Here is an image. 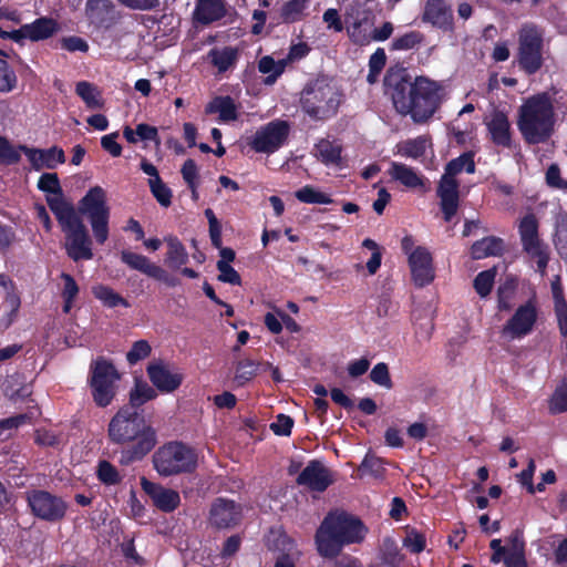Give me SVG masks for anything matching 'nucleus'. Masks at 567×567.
Here are the masks:
<instances>
[{"mask_svg": "<svg viewBox=\"0 0 567 567\" xmlns=\"http://www.w3.org/2000/svg\"><path fill=\"white\" fill-rule=\"evenodd\" d=\"M39 189L51 193L47 203L64 234L66 256L78 262L93 258V241L83 217L91 224L93 238L97 245H104L110 235V207L106 194L101 186H93L79 202L75 208L63 197L62 188L55 173H44L38 181Z\"/></svg>", "mask_w": 567, "mask_h": 567, "instance_id": "obj_1", "label": "nucleus"}, {"mask_svg": "<svg viewBox=\"0 0 567 567\" xmlns=\"http://www.w3.org/2000/svg\"><path fill=\"white\" fill-rule=\"evenodd\" d=\"M383 90L394 109L400 114H410L415 122H425L441 105L439 83L425 76L413 79L409 69L401 63L386 69Z\"/></svg>", "mask_w": 567, "mask_h": 567, "instance_id": "obj_2", "label": "nucleus"}, {"mask_svg": "<svg viewBox=\"0 0 567 567\" xmlns=\"http://www.w3.org/2000/svg\"><path fill=\"white\" fill-rule=\"evenodd\" d=\"M107 439L111 443L123 446L120 462L127 466L142 462L158 444V434L142 411L132 406H122L107 424Z\"/></svg>", "mask_w": 567, "mask_h": 567, "instance_id": "obj_3", "label": "nucleus"}, {"mask_svg": "<svg viewBox=\"0 0 567 567\" xmlns=\"http://www.w3.org/2000/svg\"><path fill=\"white\" fill-rule=\"evenodd\" d=\"M368 528L357 516L346 511L329 512L315 533V545L322 558H336L344 547L361 544Z\"/></svg>", "mask_w": 567, "mask_h": 567, "instance_id": "obj_4", "label": "nucleus"}, {"mask_svg": "<svg viewBox=\"0 0 567 567\" xmlns=\"http://www.w3.org/2000/svg\"><path fill=\"white\" fill-rule=\"evenodd\" d=\"M555 125V107L547 93L527 97L518 109L517 127L525 142H547Z\"/></svg>", "mask_w": 567, "mask_h": 567, "instance_id": "obj_5", "label": "nucleus"}, {"mask_svg": "<svg viewBox=\"0 0 567 567\" xmlns=\"http://www.w3.org/2000/svg\"><path fill=\"white\" fill-rule=\"evenodd\" d=\"M474 154L464 152L456 158H452L445 167V173L441 176L436 187V195L440 199V208L445 221H451L456 215L460 203V184L455 177L461 172L467 174L475 173Z\"/></svg>", "mask_w": 567, "mask_h": 567, "instance_id": "obj_6", "label": "nucleus"}, {"mask_svg": "<svg viewBox=\"0 0 567 567\" xmlns=\"http://www.w3.org/2000/svg\"><path fill=\"white\" fill-rule=\"evenodd\" d=\"M153 466L162 477L190 474L198 466V454L182 441H169L153 454Z\"/></svg>", "mask_w": 567, "mask_h": 567, "instance_id": "obj_7", "label": "nucleus"}, {"mask_svg": "<svg viewBox=\"0 0 567 567\" xmlns=\"http://www.w3.org/2000/svg\"><path fill=\"white\" fill-rule=\"evenodd\" d=\"M300 103L310 117L322 120L337 113L340 96L328 79L317 78L305 86Z\"/></svg>", "mask_w": 567, "mask_h": 567, "instance_id": "obj_8", "label": "nucleus"}, {"mask_svg": "<svg viewBox=\"0 0 567 567\" xmlns=\"http://www.w3.org/2000/svg\"><path fill=\"white\" fill-rule=\"evenodd\" d=\"M120 379L121 373L112 361L104 358L92 361L89 365L87 383L92 401L97 408H106L113 403Z\"/></svg>", "mask_w": 567, "mask_h": 567, "instance_id": "obj_9", "label": "nucleus"}, {"mask_svg": "<svg viewBox=\"0 0 567 567\" xmlns=\"http://www.w3.org/2000/svg\"><path fill=\"white\" fill-rule=\"evenodd\" d=\"M544 30L534 23H525L518 31L516 61L527 75L537 73L544 65Z\"/></svg>", "mask_w": 567, "mask_h": 567, "instance_id": "obj_10", "label": "nucleus"}, {"mask_svg": "<svg viewBox=\"0 0 567 567\" xmlns=\"http://www.w3.org/2000/svg\"><path fill=\"white\" fill-rule=\"evenodd\" d=\"M25 502L33 517L49 523L61 522L68 512V504L64 499L48 489L27 491Z\"/></svg>", "mask_w": 567, "mask_h": 567, "instance_id": "obj_11", "label": "nucleus"}, {"mask_svg": "<svg viewBox=\"0 0 567 567\" xmlns=\"http://www.w3.org/2000/svg\"><path fill=\"white\" fill-rule=\"evenodd\" d=\"M538 319V308L535 297L519 305L499 330L501 338L506 341L520 340L535 328Z\"/></svg>", "mask_w": 567, "mask_h": 567, "instance_id": "obj_12", "label": "nucleus"}, {"mask_svg": "<svg viewBox=\"0 0 567 567\" xmlns=\"http://www.w3.org/2000/svg\"><path fill=\"white\" fill-rule=\"evenodd\" d=\"M243 519V508L233 498L218 496L214 498L207 516L208 525L217 530L231 529L240 524Z\"/></svg>", "mask_w": 567, "mask_h": 567, "instance_id": "obj_13", "label": "nucleus"}, {"mask_svg": "<svg viewBox=\"0 0 567 567\" xmlns=\"http://www.w3.org/2000/svg\"><path fill=\"white\" fill-rule=\"evenodd\" d=\"M412 281L416 288H424L435 279L433 257L426 247L419 246L408 259Z\"/></svg>", "mask_w": 567, "mask_h": 567, "instance_id": "obj_14", "label": "nucleus"}, {"mask_svg": "<svg viewBox=\"0 0 567 567\" xmlns=\"http://www.w3.org/2000/svg\"><path fill=\"white\" fill-rule=\"evenodd\" d=\"M296 482L312 492H324L334 483V475L322 461L313 458L308 461L307 467L299 474Z\"/></svg>", "mask_w": 567, "mask_h": 567, "instance_id": "obj_15", "label": "nucleus"}, {"mask_svg": "<svg viewBox=\"0 0 567 567\" xmlns=\"http://www.w3.org/2000/svg\"><path fill=\"white\" fill-rule=\"evenodd\" d=\"M421 20L444 32H453L455 30L453 8L446 0H426Z\"/></svg>", "mask_w": 567, "mask_h": 567, "instance_id": "obj_16", "label": "nucleus"}, {"mask_svg": "<svg viewBox=\"0 0 567 567\" xmlns=\"http://www.w3.org/2000/svg\"><path fill=\"white\" fill-rule=\"evenodd\" d=\"M141 486L152 498L153 505L164 513L174 512L181 504L179 493L175 489L164 487L162 484L145 477L141 478Z\"/></svg>", "mask_w": 567, "mask_h": 567, "instance_id": "obj_17", "label": "nucleus"}, {"mask_svg": "<svg viewBox=\"0 0 567 567\" xmlns=\"http://www.w3.org/2000/svg\"><path fill=\"white\" fill-rule=\"evenodd\" d=\"M146 372L154 388L162 393L176 391L183 382V375L172 373L163 361L151 362Z\"/></svg>", "mask_w": 567, "mask_h": 567, "instance_id": "obj_18", "label": "nucleus"}, {"mask_svg": "<svg viewBox=\"0 0 567 567\" xmlns=\"http://www.w3.org/2000/svg\"><path fill=\"white\" fill-rule=\"evenodd\" d=\"M22 153H24L34 171L44 168L54 169L59 163H64L65 156L62 148L53 146L48 150L27 147L21 145Z\"/></svg>", "mask_w": 567, "mask_h": 567, "instance_id": "obj_19", "label": "nucleus"}, {"mask_svg": "<svg viewBox=\"0 0 567 567\" xmlns=\"http://www.w3.org/2000/svg\"><path fill=\"white\" fill-rule=\"evenodd\" d=\"M225 0H197L194 10V20L203 25H208L226 17Z\"/></svg>", "mask_w": 567, "mask_h": 567, "instance_id": "obj_20", "label": "nucleus"}, {"mask_svg": "<svg viewBox=\"0 0 567 567\" xmlns=\"http://www.w3.org/2000/svg\"><path fill=\"white\" fill-rule=\"evenodd\" d=\"M518 231L525 252H530L534 249L545 246L539 238L538 220L534 214H527L522 218Z\"/></svg>", "mask_w": 567, "mask_h": 567, "instance_id": "obj_21", "label": "nucleus"}, {"mask_svg": "<svg viewBox=\"0 0 567 567\" xmlns=\"http://www.w3.org/2000/svg\"><path fill=\"white\" fill-rule=\"evenodd\" d=\"M164 243L166 245L164 262L168 268L177 270L189 261L186 247L175 235L164 237Z\"/></svg>", "mask_w": 567, "mask_h": 567, "instance_id": "obj_22", "label": "nucleus"}, {"mask_svg": "<svg viewBox=\"0 0 567 567\" xmlns=\"http://www.w3.org/2000/svg\"><path fill=\"white\" fill-rule=\"evenodd\" d=\"M518 279L514 275H506L496 289V307L499 311H509L518 290Z\"/></svg>", "mask_w": 567, "mask_h": 567, "instance_id": "obj_23", "label": "nucleus"}, {"mask_svg": "<svg viewBox=\"0 0 567 567\" xmlns=\"http://www.w3.org/2000/svg\"><path fill=\"white\" fill-rule=\"evenodd\" d=\"M486 126L492 142H512L511 122L503 111L492 112Z\"/></svg>", "mask_w": 567, "mask_h": 567, "instance_id": "obj_24", "label": "nucleus"}, {"mask_svg": "<svg viewBox=\"0 0 567 567\" xmlns=\"http://www.w3.org/2000/svg\"><path fill=\"white\" fill-rule=\"evenodd\" d=\"M207 59L218 73H225L238 62V49L231 45H225L221 49L215 47L207 53Z\"/></svg>", "mask_w": 567, "mask_h": 567, "instance_id": "obj_25", "label": "nucleus"}, {"mask_svg": "<svg viewBox=\"0 0 567 567\" xmlns=\"http://www.w3.org/2000/svg\"><path fill=\"white\" fill-rule=\"evenodd\" d=\"M206 114H218L221 121L228 122L238 118V106L231 96H216L205 106Z\"/></svg>", "mask_w": 567, "mask_h": 567, "instance_id": "obj_26", "label": "nucleus"}, {"mask_svg": "<svg viewBox=\"0 0 567 567\" xmlns=\"http://www.w3.org/2000/svg\"><path fill=\"white\" fill-rule=\"evenodd\" d=\"M289 124L284 120H272L257 131L252 142H285L289 135Z\"/></svg>", "mask_w": 567, "mask_h": 567, "instance_id": "obj_27", "label": "nucleus"}, {"mask_svg": "<svg viewBox=\"0 0 567 567\" xmlns=\"http://www.w3.org/2000/svg\"><path fill=\"white\" fill-rule=\"evenodd\" d=\"M28 40L33 42L47 40L59 31V23L53 18L42 17L27 23Z\"/></svg>", "mask_w": 567, "mask_h": 567, "instance_id": "obj_28", "label": "nucleus"}, {"mask_svg": "<svg viewBox=\"0 0 567 567\" xmlns=\"http://www.w3.org/2000/svg\"><path fill=\"white\" fill-rule=\"evenodd\" d=\"M158 396L156 388L148 384L146 381L136 380L133 389L128 393V403L126 406H132L137 411H142L141 409L145 403L155 400Z\"/></svg>", "mask_w": 567, "mask_h": 567, "instance_id": "obj_29", "label": "nucleus"}, {"mask_svg": "<svg viewBox=\"0 0 567 567\" xmlns=\"http://www.w3.org/2000/svg\"><path fill=\"white\" fill-rule=\"evenodd\" d=\"M504 251V241L501 237H483L471 247L473 259H484L491 256H501Z\"/></svg>", "mask_w": 567, "mask_h": 567, "instance_id": "obj_30", "label": "nucleus"}, {"mask_svg": "<svg viewBox=\"0 0 567 567\" xmlns=\"http://www.w3.org/2000/svg\"><path fill=\"white\" fill-rule=\"evenodd\" d=\"M114 4L111 0H87L85 14L92 24L102 27L110 20Z\"/></svg>", "mask_w": 567, "mask_h": 567, "instance_id": "obj_31", "label": "nucleus"}, {"mask_svg": "<svg viewBox=\"0 0 567 567\" xmlns=\"http://www.w3.org/2000/svg\"><path fill=\"white\" fill-rule=\"evenodd\" d=\"M389 173L393 179L400 182L405 187H424L423 176L419 175L413 168L404 164H400V162H392Z\"/></svg>", "mask_w": 567, "mask_h": 567, "instance_id": "obj_32", "label": "nucleus"}, {"mask_svg": "<svg viewBox=\"0 0 567 567\" xmlns=\"http://www.w3.org/2000/svg\"><path fill=\"white\" fill-rule=\"evenodd\" d=\"M93 297L100 300L103 306L107 308H115L122 306L124 308L130 307V302L118 292H116L113 288L106 285H96L91 289Z\"/></svg>", "mask_w": 567, "mask_h": 567, "instance_id": "obj_33", "label": "nucleus"}, {"mask_svg": "<svg viewBox=\"0 0 567 567\" xmlns=\"http://www.w3.org/2000/svg\"><path fill=\"white\" fill-rule=\"evenodd\" d=\"M121 260L131 269L138 270L150 278H152L156 267V264L152 262L146 256L130 250H123L121 252Z\"/></svg>", "mask_w": 567, "mask_h": 567, "instance_id": "obj_34", "label": "nucleus"}, {"mask_svg": "<svg viewBox=\"0 0 567 567\" xmlns=\"http://www.w3.org/2000/svg\"><path fill=\"white\" fill-rule=\"evenodd\" d=\"M315 156L324 163L326 166H341V144H315Z\"/></svg>", "mask_w": 567, "mask_h": 567, "instance_id": "obj_35", "label": "nucleus"}, {"mask_svg": "<svg viewBox=\"0 0 567 567\" xmlns=\"http://www.w3.org/2000/svg\"><path fill=\"white\" fill-rule=\"evenodd\" d=\"M287 60L275 61L270 55L261 58L258 62L259 72L267 74L266 84H274L276 80L285 72Z\"/></svg>", "mask_w": 567, "mask_h": 567, "instance_id": "obj_36", "label": "nucleus"}, {"mask_svg": "<svg viewBox=\"0 0 567 567\" xmlns=\"http://www.w3.org/2000/svg\"><path fill=\"white\" fill-rule=\"evenodd\" d=\"M297 200L303 204L330 205L333 203L331 196L324 192L317 189L311 185H306L296 190Z\"/></svg>", "mask_w": 567, "mask_h": 567, "instance_id": "obj_37", "label": "nucleus"}, {"mask_svg": "<svg viewBox=\"0 0 567 567\" xmlns=\"http://www.w3.org/2000/svg\"><path fill=\"white\" fill-rule=\"evenodd\" d=\"M7 54L0 49V93H11L17 87L19 80L16 71L6 60Z\"/></svg>", "mask_w": 567, "mask_h": 567, "instance_id": "obj_38", "label": "nucleus"}, {"mask_svg": "<svg viewBox=\"0 0 567 567\" xmlns=\"http://www.w3.org/2000/svg\"><path fill=\"white\" fill-rule=\"evenodd\" d=\"M95 476L97 481L106 486L117 485L123 477L120 471L109 461H99L96 464Z\"/></svg>", "mask_w": 567, "mask_h": 567, "instance_id": "obj_39", "label": "nucleus"}, {"mask_svg": "<svg viewBox=\"0 0 567 567\" xmlns=\"http://www.w3.org/2000/svg\"><path fill=\"white\" fill-rule=\"evenodd\" d=\"M309 0H289L280 9V18L285 23H293L300 20Z\"/></svg>", "mask_w": 567, "mask_h": 567, "instance_id": "obj_40", "label": "nucleus"}, {"mask_svg": "<svg viewBox=\"0 0 567 567\" xmlns=\"http://www.w3.org/2000/svg\"><path fill=\"white\" fill-rule=\"evenodd\" d=\"M364 23L365 18L358 16L347 28V33L354 44L365 45L372 41L371 33L362 28Z\"/></svg>", "mask_w": 567, "mask_h": 567, "instance_id": "obj_41", "label": "nucleus"}, {"mask_svg": "<svg viewBox=\"0 0 567 567\" xmlns=\"http://www.w3.org/2000/svg\"><path fill=\"white\" fill-rule=\"evenodd\" d=\"M148 185L152 194L157 199V203L164 208L169 207L172 204L173 194L162 177L150 178Z\"/></svg>", "mask_w": 567, "mask_h": 567, "instance_id": "obj_42", "label": "nucleus"}, {"mask_svg": "<svg viewBox=\"0 0 567 567\" xmlns=\"http://www.w3.org/2000/svg\"><path fill=\"white\" fill-rule=\"evenodd\" d=\"M258 363L250 360L245 359L237 362V367H235V382L237 385H244L248 381L255 378L258 371Z\"/></svg>", "mask_w": 567, "mask_h": 567, "instance_id": "obj_43", "label": "nucleus"}, {"mask_svg": "<svg viewBox=\"0 0 567 567\" xmlns=\"http://www.w3.org/2000/svg\"><path fill=\"white\" fill-rule=\"evenodd\" d=\"M360 471L368 473L375 478H384V461L375 454L367 453L360 464Z\"/></svg>", "mask_w": 567, "mask_h": 567, "instance_id": "obj_44", "label": "nucleus"}, {"mask_svg": "<svg viewBox=\"0 0 567 567\" xmlns=\"http://www.w3.org/2000/svg\"><path fill=\"white\" fill-rule=\"evenodd\" d=\"M75 93L86 103L89 107L100 106V92L89 81H79L75 85Z\"/></svg>", "mask_w": 567, "mask_h": 567, "instance_id": "obj_45", "label": "nucleus"}, {"mask_svg": "<svg viewBox=\"0 0 567 567\" xmlns=\"http://www.w3.org/2000/svg\"><path fill=\"white\" fill-rule=\"evenodd\" d=\"M152 353V347L145 339L136 340L132 343L130 351L126 353V362L134 365L137 362L148 358Z\"/></svg>", "mask_w": 567, "mask_h": 567, "instance_id": "obj_46", "label": "nucleus"}, {"mask_svg": "<svg viewBox=\"0 0 567 567\" xmlns=\"http://www.w3.org/2000/svg\"><path fill=\"white\" fill-rule=\"evenodd\" d=\"M424 39L420 31H410L400 37H396L391 42V50H413Z\"/></svg>", "mask_w": 567, "mask_h": 567, "instance_id": "obj_47", "label": "nucleus"}, {"mask_svg": "<svg viewBox=\"0 0 567 567\" xmlns=\"http://www.w3.org/2000/svg\"><path fill=\"white\" fill-rule=\"evenodd\" d=\"M495 278V269L482 270L476 275L474 279V289L482 297L485 298L491 295L493 290V284Z\"/></svg>", "mask_w": 567, "mask_h": 567, "instance_id": "obj_48", "label": "nucleus"}, {"mask_svg": "<svg viewBox=\"0 0 567 567\" xmlns=\"http://www.w3.org/2000/svg\"><path fill=\"white\" fill-rule=\"evenodd\" d=\"M555 245L560 256L567 261V214L560 215L557 219Z\"/></svg>", "mask_w": 567, "mask_h": 567, "instance_id": "obj_49", "label": "nucleus"}, {"mask_svg": "<svg viewBox=\"0 0 567 567\" xmlns=\"http://www.w3.org/2000/svg\"><path fill=\"white\" fill-rule=\"evenodd\" d=\"M60 45L62 50L70 53L81 52L87 53L90 50L89 42L79 35H68L60 39Z\"/></svg>", "mask_w": 567, "mask_h": 567, "instance_id": "obj_50", "label": "nucleus"}, {"mask_svg": "<svg viewBox=\"0 0 567 567\" xmlns=\"http://www.w3.org/2000/svg\"><path fill=\"white\" fill-rule=\"evenodd\" d=\"M370 379L375 384L383 386V389H393V381L389 372V367L384 362H379L373 367L370 372Z\"/></svg>", "mask_w": 567, "mask_h": 567, "instance_id": "obj_51", "label": "nucleus"}, {"mask_svg": "<svg viewBox=\"0 0 567 567\" xmlns=\"http://www.w3.org/2000/svg\"><path fill=\"white\" fill-rule=\"evenodd\" d=\"M204 216L208 221V233L212 246L214 248L220 247V235H221V224L216 217L215 213L210 208H206L204 210Z\"/></svg>", "mask_w": 567, "mask_h": 567, "instance_id": "obj_52", "label": "nucleus"}, {"mask_svg": "<svg viewBox=\"0 0 567 567\" xmlns=\"http://www.w3.org/2000/svg\"><path fill=\"white\" fill-rule=\"evenodd\" d=\"M295 424L290 415L279 413L276 415L275 421L270 424V431L278 436H289Z\"/></svg>", "mask_w": 567, "mask_h": 567, "instance_id": "obj_53", "label": "nucleus"}, {"mask_svg": "<svg viewBox=\"0 0 567 567\" xmlns=\"http://www.w3.org/2000/svg\"><path fill=\"white\" fill-rule=\"evenodd\" d=\"M549 411L553 414L567 411V382L556 388L549 402Z\"/></svg>", "mask_w": 567, "mask_h": 567, "instance_id": "obj_54", "label": "nucleus"}, {"mask_svg": "<svg viewBox=\"0 0 567 567\" xmlns=\"http://www.w3.org/2000/svg\"><path fill=\"white\" fill-rule=\"evenodd\" d=\"M22 144H0V165L11 166L19 163Z\"/></svg>", "mask_w": 567, "mask_h": 567, "instance_id": "obj_55", "label": "nucleus"}, {"mask_svg": "<svg viewBox=\"0 0 567 567\" xmlns=\"http://www.w3.org/2000/svg\"><path fill=\"white\" fill-rule=\"evenodd\" d=\"M403 544L412 554H420L425 549V536L420 530L412 529L408 533Z\"/></svg>", "mask_w": 567, "mask_h": 567, "instance_id": "obj_56", "label": "nucleus"}, {"mask_svg": "<svg viewBox=\"0 0 567 567\" xmlns=\"http://www.w3.org/2000/svg\"><path fill=\"white\" fill-rule=\"evenodd\" d=\"M219 274H218V281L224 284H229L233 286H240L241 279L238 271L229 264L221 262L219 267H217Z\"/></svg>", "mask_w": 567, "mask_h": 567, "instance_id": "obj_57", "label": "nucleus"}, {"mask_svg": "<svg viewBox=\"0 0 567 567\" xmlns=\"http://www.w3.org/2000/svg\"><path fill=\"white\" fill-rule=\"evenodd\" d=\"M60 278L63 281L61 297H66L68 299H75L80 292V288L75 279L71 275H69V272L64 271L61 272Z\"/></svg>", "mask_w": 567, "mask_h": 567, "instance_id": "obj_58", "label": "nucleus"}, {"mask_svg": "<svg viewBox=\"0 0 567 567\" xmlns=\"http://www.w3.org/2000/svg\"><path fill=\"white\" fill-rule=\"evenodd\" d=\"M527 254L530 258L536 259V266L537 270L539 271V275L545 276L550 259L547 247L543 246Z\"/></svg>", "mask_w": 567, "mask_h": 567, "instance_id": "obj_59", "label": "nucleus"}, {"mask_svg": "<svg viewBox=\"0 0 567 567\" xmlns=\"http://www.w3.org/2000/svg\"><path fill=\"white\" fill-rule=\"evenodd\" d=\"M181 173L187 186L198 183V167L193 158L184 162Z\"/></svg>", "mask_w": 567, "mask_h": 567, "instance_id": "obj_60", "label": "nucleus"}, {"mask_svg": "<svg viewBox=\"0 0 567 567\" xmlns=\"http://www.w3.org/2000/svg\"><path fill=\"white\" fill-rule=\"evenodd\" d=\"M135 134L142 142H159L158 130L151 124H137Z\"/></svg>", "mask_w": 567, "mask_h": 567, "instance_id": "obj_61", "label": "nucleus"}, {"mask_svg": "<svg viewBox=\"0 0 567 567\" xmlns=\"http://www.w3.org/2000/svg\"><path fill=\"white\" fill-rule=\"evenodd\" d=\"M241 545V538L239 534H234L229 538H227L223 545L220 557L226 559L235 556L239 550Z\"/></svg>", "mask_w": 567, "mask_h": 567, "instance_id": "obj_62", "label": "nucleus"}, {"mask_svg": "<svg viewBox=\"0 0 567 567\" xmlns=\"http://www.w3.org/2000/svg\"><path fill=\"white\" fill-rule=\"evenodd\" d=\"M370 364V360L367 358L353 360L348 363L347 372L351 378H359L369 370Z\"/></svg>", "mask_w": 567, "mask_h": 567, "instance_id": "obj_63", "label": "nucleus"}, {"mask_svg": "<svg viewBox=\"0 0 567 567\" xmlns=\"http://www.w3.org/2000/svg\"><path fill=\"white\" fill-rule=\"evenodd\" d=\"M34 442L41 446H56L60 443L59 436L56 433H53L49 430H38L35 432Z\"/></svg>", "mask_w": 567, "mask_h": 567, "instance_id": "obj_64", "label": "nucleus"}]
</instances>
